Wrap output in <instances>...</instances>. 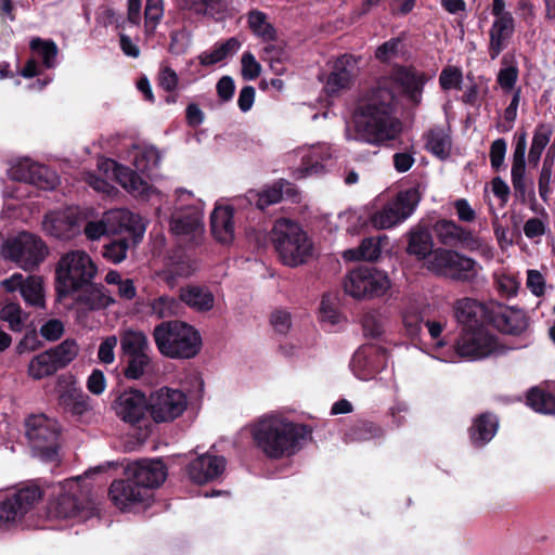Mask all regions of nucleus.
<instances>
[{
	"label": "nucleus",
	"mask_w": 555,
	"mask_h": 555,
	"mask_svg": "<svg viewBox=\"0 0 555 555\" xmlns=\"http://www.w3.org/2000/svg\"><path fill=\"white\" fill-rule=\"evenodd\" d=\"M392 79L413 104L421 103L422 91L428 80L424 73L400 67L393 73Z\"/></svg>",
	"instance_id": "nucleus-29"
},
{
	"label": "nucleus",
	"mask_w": 555,
	"mask_h": 555,
	"mask_svg": "<svg viewBox=\"0 0 555 555\" xmlns=\"http://www.w3.org/2000/svg\"><path fill=\"white\" fill-rule=\"evenodd\" d=\"M526 134H521L514 149L513 162L511 169L512 184L516 196L525 201L528 192L532 190L533 183L526 175Z\"/></svg>",
	"instance_id": "nucleus-27"
},
{
	"label": "nucleus",
	"mask_w": 555,
	"mask_h": 555,
	"mask_svg": "<svg viewBox=\"0 0 555 555\" xmlns=\"http://www.w3.org/2000/svg\"><path fill=\"white\" fill-rule=\"evenodd\" d=\"M319 318L321 323L328 330H332V327L338 325L343 320L341 315L333 308L330 301L325 298L322 299Z\"/></svg>",
	"instance_id": "nucleus-63"
},
{
	"label": "nucleus",
	"mask_w": 555,
	"mask_h": 555,
	"mask_svg": "<svg viewBox=\"0 0 555 555\" xmlns=\"http://www.w3.org/2000/svg\"><path fill=\"white\" fill-rule=\"evenodd\" d=\"M242 76L245 80H254L256 79L261 72V65L256 60L253 53L245 52L242 55Z\"/></svg>",
	"instance_id": "nucleus-64"
},
{
	"label": "nucleus",
	"mask_w": 555,
	"mask_h": 555,
	"mask_svg": "<svg viewBox=\"0 0 555 555\" xmlns=\"http://www.w3.org/2000/svg\"><path fill=\"white\" fill-rule=\"evenodd\" d=\"M149 363V353L129 356L128 365L125 370L126 377L130 379H139L141 376H143Z\"/></svg>",
	"instance_id": "nucleus-61"
},
{
	"label": "nucleus",
	"mask_w": 555,
	"mask_h": 555,
	"mask_svg": "<svg viewBox=\"0 0 555 555\" xmlns=\"http://www.w3.org/2000/svg\"><path fill=\"white\" fill-rule=\"evenodd\" d=\"M382 430L371 423H363L354 428L347 435L348 441H362L379 436Z\"/></svg>",
	"instance_id": "nucleus-62"
},
{
	"label": "nucleus",
	"mask_w": 555,
	"mask_h": 555,
	"mask_svg": "<svg viewBox=\"0 0 555 555\" xmlns=\"http://www.w3.org/2000/svg\"><path fill=\"white\" fill-rule=\"evenodd\" d=\"M527 402L535 412L543 414L555 413V397L539 388H532L529 391Z\"/></svg>",
	"instance_id": "nucleus-50"
},
{
	"label": "nucleus",
	"mask_w": 555,
	"mask_h": 555,
	"mask_svg": "<svg viewBox=\"0 0 555 555\" xmlns=\"http://www.w3.org/2000/svg\"><path fill=\"white\" fill-rule=\"evenodd\" d=\"M25 433L34 456L46 462L57 459L59 425L44 414H34L25 421Z\"/></svg>",
	"instance_id": "nucleus-8"
},
{
	"label": "nucleus",
	"mask_w": 555,
	"mask_h": 555,
	"mask_svg": "<svg viewBox=\"0 0 555 555\" xmlns=\"http://www.w3.org/2000/svg\"><path fill=\"white\" fill-rule=\"evenodd\" d=\"M225 468L223 456L206 453L197 456L186 467L189 477L196 483H207L218 478Z\"/></svg>",
	"instance_id": "nucleus-26"
},
{
	"label": "nucleus",
	"mask_w": 555,
	"mask_h": 555,
	"mask_svg": "<svg viewBox=\"0 0 555 555\" xmlns=\"http://www.w3.org/2000/svg\"><path fill=\"white\" fill-rule=\"evenodd\" d=\"M81 477L66 479L53 489V495L47 507V516L50 519H70L79 515L81 504L79 493Z\"/></svg>",
	"instance_id": "nucleus-16"
},
{
	"label": "nucleus",
	"mask_w": 555,
	"mask_h": 555,
	"mask_svg": "<svg viewBox=\"0 0 555 555\" xmlns=\"http://www.w3.org/2000/svg\"><path fill=\"white\" fill-rule=\"evenodd\" d=\"M248 26L257 37H260L263 41H272L275 39V29L268 22L266 13L259 10H251L247 15Z\"/></svg>",
	"instance_id": "nucleus-45"
},
{
	"label": "nucleus",
	"mask_w": 555,
	"mask_h": 555,
	"mask_svg": "<svg viewBox=\"0 0 555 555\" xmlns=\"http://www.w3.org/2000/svg\"><path fill=\"white\" fill-rule=\"evenodd\" d=\"M386 325V318L378 311H370L363 315L362 326L364 334L373 338L379 337Z\"/></svg>",
	"instance_id": "nucleus-55"
},
{
	"label": "nucleus",
	"mask_w": 555,
	"mask_h": 555,
	"mask_svg": "<svg viewBox=\"0 0 555 555\" xmlns=\"http://www.w3.org/2000/svg\"><path fill=\"white\" fill-rule=\"evenodd\" d=\"M29 47L42 59V63L47 68H52L56 65L59 49L54 41L36 37L30 40Z\"/></svg>",
	"instance_id": "nucleus-49"
},
{
	"label": "nucleus",
	"mask_w": 555,
	"mask_h": 555,
	"mask_svg": "<svg viewBox=\"0 0 555 555\" xmlns=\"http://www.w3.org/2000/svg\"><path fill=\"white\" fill-rule=\"evenodd\" d=\"M0 319L8 322L12 331H21L25 318L18 304L8 302L0 310Z\"/></svg>",
	"instance_id": "nucleus-59"
},
{
	"label": "nucleus",
	"mask_w": 555,
	"mask_h": 555,
	"mask_svg": "<svg viewBox=\"0 0 555 555\" xmlns=\"http://www.w3.org/2000/svg\"><path fill=\"white\" fill-rule=\"evenodd\" d=\"M210 227L217 241L222 244L231 243L235 233L233 209L230 206H216L210 216Z\"/></svg>",
	"instance_id": "nucleus-31"
},
{
	"label": "nucleus",
	"mask_w": 555,
	"mask_h": 555,
	"mask_svg": "<svg viewBox=\"0 0 555 555\" xmlns=\"http://www.w3.org/2000/svg\"><path fill=\"white\" fill-rule=\"evenodd\" d=\"M130 477L138 486L144 487L150 492L160 486L167 476L165 465L159 460H142L129 464L126 468Z\"/></svg>",
	"instance_id": "nucleus-22"
},
{
	"label": "nucleus",
	"mask_w": 555,
	"mask_h": 555,
	"mask_svg": "<svg viewBox=\"0 0 555 555\" xmlns=\"http://www.w3.org/2000/svg\"><path fill=\"white\" fill-rule=\"evenodd\" d=\"M519 70L517 63L513 57L503 56L501 61V68L496 76L499 86L505 92H511L515 89L518 80Z\"/></svg>",
	"instance_id": "nucleus-47"
},
{
	"label": "nucleus",
	"mask_w": 555,
	"mask_h": 555,
	"mask_svg": "<svg viewBox=\"0 0 555 555\" xmlns=\"http://www.w3.org/2000/svg\"><path fill=\"white\" fill-rule=\"evenodd\" d=\"M454 314L465 327H479L478 323L486 314L485 306L472 298H462L454 304Z\"/></svg>",
	"instance_id": "nucleus-33"
},
{
	"label": "nucleus",
	"mask_w": 555,
	"mask_h": 555,
	"mask_svg": "<svg viewBox=\"0 0 555 555\" xmlns=\"http://www.w3.org/2000/svg\"><path fill=\"white\" fill-rule=\"evenodd\" d=\"M49 351L59 369H63L78 356L79 346L75 339H65Z\"/></svg>",
	"instance_id": "nucleus-51"
},
{
	"label": "nucleus",
	"mask_w": 555,
	"mask_h": 555,
	"mask_svg": "<svg viewBox=\"0 0 555 555\" xmlns=\"http://www.w3.org/2000/svg\"><path fill=\"white\" fill-rule=\"evenodd\" d=\"M113 409L121 421L134 425L144 417L147 399L139 390H127L117 397Z\"/></svg>",
	"instance_id": "nucleus-25"
},
{
	"label": "nucleus",
	"mask_w": 555,
	"mask_h": 555,
	"mask_svg": "<svg viewBox=\"0 0 555 555\" xmlns=\"http://www.w3.org/2000/svg\"><path fill=\"white\" fill-rule=\"evenodd\" d=\"M1 255L24 270H34L46 259L48 247L38 235L21 232L3 242Z\"/></svg>",
	"instance_id": "nucleus-11"
},
{
	"label": "nucleus",
	"mask_w": 555,
	"mask_h": 555,
	"mask_svg": "<svg viewBox=\"0 0 555 555\" xmlns=\"http://www.w3.org/2000/svg\"><path fill=\"white\" fill-rule=\"evenodd\" d=\"M421 201L417 189L401 191L382 208L370 216V223L376 230L391 229L406 220Z\"/></svg>",
	"instance_id": "nucleus-14"
},
{
	"label": "nucleus",
	"mask_w": 555,
	"mask_h": 555,
	"mask_svg": "<svg viewBox=\"0 0 555 555\" xmlns=\"http://www.w3.org/2000/svg\"><path fill=\"white\" fill-rule=\"evenodd\" d=\"M157 82L162 89L169 93L176 92L180 87L183 88L186 86V83L180 79L179 74L166 62H163L159 66Z\"/></svg>",
	"instance_id": "nucleus-53"
},
{
	"label": "nucleus",
	"mask_w": 555,
	"mask_h": 555,
	"mask_svg": "<svg viewBox=\"0 0 555 555\" xmlns=\"http://www.w3.org/2000/svg\"><path fill=\"white\" fill-rule=\"evenodd\" d=\"M43 232L59 240H69L78 231L76 211L72 208L48 212L42 221Z\"/></svg>",
	"instance_id": "nucleus-24"
},
{
	"label": "nucleus",
	"mask_w": 555,
	"mask_h": 555,
	"mask_svg": "<svg viewBox=\"0 0 555 555\" xmlns=\"http://www.w3.org/2000/svg\"><path fill=\"white\" fill-rule=\"evenodd\" d=\"M120 347L126 356L149 353L147 337L143 332L127 330L120 335Z\"/></svg>",
	"instance_id": "nucleus-42"
},
{
	"label": "nucleus",
	"mask_w": 555,
	"mask_h": 555,
	"mask_svg": "<svg viewBox=\"0 0 555 555\" xmlns=\"http://www.w3.org/2000/svg\"><path fill=\"white\" fill-rule=\"evenodd\" d=\"M41 496V490L36 486L5 493L0 499V525L21 524L29 527L28 517Z\"/></svg>",
	"instance_id": "nucleus-12"
},
{
	"label": "nucleus",
	"mask_w": 555,
	"mask_h": 555,
	"mask_svg": "<svg viewBox=\"0 0 555 555\" xmlns=\"http://www.w3.org/2000/svg\"><path fill=\"white\" fill-rule=\"evenodd\" d=\"M170 231L185 242H195L204 232L203 207L185 190L178 191L176 209L170 220Z\"/></svg>",
	"instance_id": "nucleus-9"
},
{
	"label": "nucleus",
	"mask_w": 555,
	"mask_h": 555,
	"mask_svg": "<svg viewBox=\"0 0 555 555\" xmlns=\"http://www.w3.org/2000/svg\"><path fill=\"white\" fill-rule=\"evenodd\" d=\"M262 61L269 63L272 72L276 75H283L285 73L284 62L287 59L285 49L275 43H268L262 51Z\"/></svg>",
	"instance_id": "nucleus-52"
},
{
	"label": "nucleus",
	"mask_w": 555,
	"mask_h": 555,
	"mask_svg": "<svg viewBox=\"0 0 555 555\" xmlns=\"http://www.w3.org/2000/svg\"><path fill=\"white\" fill-rule=\"evenodd\" d=\"M390 288L388 274L371 266H360L349 271L344 280L345 293L359 300L383 297Z\"/></svg>",
	"instance_id": "nucleus-7"
},
{
	"label": "nucleus",
	"mask_w": 555,
	"mask_h": 555,
	"mask_svg": "<svg viewBox=\"0 0 555 555\" xmlns=\"http://www.w3.org/2000/svg\"><path fill=\"white\" fill-rule=\"evenodd\" d=\"M189 406L186 393L168 386L152 391L147 398V411L157 424L172 423L181 417Z\"/></svg>",
	"instance_id": "nucleus-13"
},
{
	"label": "nucleus",
	"mask_w": 555,
	"mask_h": 555,
	"mask_svg": "<svg viewBox=\"0 0 555 555\" xmlns=\"http://www.w3.org/2000/svg\"><path fill=\"white\" fill-rule=\"evenodd\" d=\"M129 243L126 238L115 240L103 247V257L112 263H120L127 257Z\"/></svg>",
	"instance_id": "nucleus-57"
},
{
	"label": "nucleus",
	"mask_w": 555,
	"mask_h": 555,
	"mask_svg": "<svg viewBox=\"0 0 555 555\" xmlns=\"http://www.w3.org/2000/svg\"><path fill=\"white\" fill-rule=\"evenodd\" d=\"M434 231L443 245H455L464 238V229L452 220H438L434 225Z\"/></svg>",
	"instance_id": "nucleus-44"
},
{
	"label": "nucleus",
	"mask_w": 555,
	"mask_h": 555,
	"mask_svg": "<svg viewBox=\"0 0 555 555\" xmlns=\"http://www.w3.org/2000/svg\"><path fill=\"white\" fill-rule=\"evenodd\" d=\"M256 447L270 459H282L295 454L299 441L306 435L305 426L276 414H263L249 425Z\"/></svg>",
	"instance_id": "nucleus-2"
},
{
	"label": "nucleus",
	"mask_w": 555,
	"mask_h": 555,
	"mask_svg": "<svg viewBox=\"0 0 555 555\" xmlns=\"http://www.w3.org/2000/svg\"><path fill=\"white\" fill-rule=\"evenodd\" d=\"M115 300L108 295L103 285H92L77 299V305L87 310H99L114 304Z\"/></svg>",
	"instance_id": "nucleus-41"
},
{
	"label": "nucleus",
	"mask_w": 555,
	"mask_h": 555,
	"mask_svg": "<svg viewBox=\"0 0 555 555\" xmlns=\"http://www.w3.org/2000/svg\"><path fill=\"white\" fill-rule=\"evenodd\" d=\"M179 308V302L169 296H160L151 304L153 314L160 319L178 314Z\"/></svg>",
	"instance_id": "nucleus-58"
},
{
	"label": "nucleus",
	"mask_w": 555,
	"mask_h": 555,
	"mask_svg": "<svg viewBox=\"0 0 555 555\" xmlns=\"http://www.w3.org/2000/svg\"><path fill=\"white\" fill-rule=\"evenodd\" d=\"M492 313L494 325L504 333L518 335L528 326V319L521 309L499 305Z\"/></svg>",
	"instance_id": "nucleus-28"
},
{
	"label": "nucleus",
	"mask_w": 555,
	"mask_h": 555,
	"mask_svg": "<svg viewBox=\"0 0 555 555\" xmlns=\"http://www.w3.org/2000/svg\"><path fill=\"white\" fill-rule=\"evenodd\" d=\"M333 157L332 147L326 143L300 146L288 154L292 177L302 179L308 176L322 173Z\"/></svg>",
	"instance_id": "nucleus-15"
},
{
	"label": "nucleus",
	"mask_w": 555,
	"mask_h": 555,
	"mask_svg": "<svg viewBox=\"0 0 555 555\" xmlns=\"http://www.w3.org/2000/svg\"><path fill=\"white\" fill-rule=\"evenodd\" d=\"M57 370L60 369L49 350L35 356L28 364V375L34 379H42Z\"/></svg>",
	"instance_id": "nucleus-43"
},
{
	"label": "nucleus",
	"mask_w": 555,
	"mask_h": 555,
	"mask_svg": "<svg viewBox=\"0 0 555 555\" xmlns=\"http://www.w3.org/2000/svg\"><path fill=\"white\" fill-rule=\"evenodd\" d=\"M395 93L388 82H382L360 104L354 114V128L346 129V140L380 146L396 140L401 132L400 121L392 116Z\"/></svg>",
	"instance_id": "nucleus-1"
},
{
	"label": "nucleus",
	"mask_w": 555,
	"mask_h": 555,
	"mask_svg": "<svg viewBox=\"0 0 555 555\" xmlns=\"http://www.w3.org/2000/svg\"><path fill=\"white\" fill-rule=\"evenodd\" d=\"M164 15L163 0H147L144 11V25L147 34H153Z\"/></svg>",
	"instance_id": "nucleus-56"
},
{
	"label": "nucleus",
	"mask_w": 555,
	"mask_h": 555,
	"mask_svg": "<svg viewBox=\"0 0 555 555\" xmlns=\"http://www.w3.org/2000/svg\"><path fill=\"white\" fill-rule=\"evenodd\" d=\"M359 73L358 59L344 54L338 57L334 64L332 73L328 75L325 90L330 95H335L343 90L349 89Z\"/></svg>",
	"instance_id": "nucleus-23"
},
{
	"label": "nucleus",
	"mask_w": 555,
	"mask_h": 555,
	"mask_svg": "<svg viewBox=\"0 0 555 555\" xmlns=\"http://www.w3.org/2000/svg\"><path fill=\"white\" fill-rule=\"evenodd\" d=\"M426 269L456 282L472 283L482 267L475 259L456 250L437 248L427 259Z\"/></svg>",
	"instance_id": "nucleus-6"
},
{
	"label": "nucleus",
	"mask_w": 555,
	"mask_h": 555,
	"mask_svg": "<svg viewBox=\"0 0 555 555\" xmlns=\"http://www.w3.org/2000/svg\"><path fill=\"white\" fill-rule=\"evenodd\" d=\"M241 46V41L235 37H231L223 42H217L211 50L204 51L198 55L199 63L203 66L217 64L234 55L240 50Z\"/></svg>",
	"instance_id": "nucleus-36"
},
{
	"label": "nucleus",
	"mask_w": 555,
	"mask_h": 555,
	"mask_svg": "<svg viewBox=\"0 0 555 555\" xmlns=\"http://www.w3.org/2000/svg\"><path fill=\"white\" fill-rule=\"evenodd\" d=\"M98 166L100 171L107 178H114L125 190L134 196L149 198L153 193V189L147 180L113 159H102Z\"/></svg>",
	"instance_id": "nucleus-18"
},
{
	"label": "nucleus",
	"mask_w": 555,
	"mask_h": 555,
	"mask_svg": "<svg viewBox=\"0 0 555 555\" xmlns=\"http://www.w3.org/2000/svg\"><path fill=\"white\" fill-rule=\"evenodd\" d=\"M108 494L113 503L121 511L146 506L152 499V492L138 486L130 477L127 480L114 481Z\"/></svg>",
	"instance_id": "nucleus-19"
},
{
	"label": "nucleus",
	"mask_w": 555,
	"mask_h": 555,
	"mask_svg": "<svg viewBox=\"0 0 555 555\" xmlns=\"http://www.w3.org/2000/svg\"><path fill=\"white\" fill-rule=\"evenodd\" d=\"M10 179L36 185L42 190H52L57 183V177L48 167L29 158L14 160L8 169Z\"/></svg>",
	"instance_id": "nucleus-17"
},
{
	"label": "nucleus",
	"mask_w": 555,
	"mask_h": 555,
	"mask_svg": "<svg viewBox=\"0 0 555 555\" xmlns=\"http://www.w3.org/2000/svg\"><path fill=\"white\" fill-rule=\"evenodd\" d=\"M451 145L450 129L448 127H434L426 134V147L441 159L450 155Z\"/></svg>",
	"instance_id": "nucleus-39"
},
{
	"label": "nucleus",
	"mask_w": 555,
	"mask_h": 555,
	"mask_svg": "<svg viewBox=\"0 0 555 555\" xmlns=\"http://www.w3.org/2000/svg\"><path fill=\"white\" fill-rule=\"evenodd\" d=\"M109 234L127 233L134 243L143 237L145 223L143 219L127 209H113L104 214Z\"/></svg>",
	"instance_id": "nucleus-21"
},
{
	"label": "nucleus",
	"mask_w": 555,
	"mask_h": 555,
	"mask_svg": "<svg viewBox=\"0 0 555 555\" xmlns=\"http://www.w3.org/2000/svg\"><path fill=\"white\" fill-rule=\"evenodd\" d=\"M379 356L367 349H359L352 357L350 367L353 374L362 380L372 379L378 372L376 360Z\"/></svg>",
	"instance_id": "nucleus-34"
},
{
	"label": "nucleus",
	"mask_w": 555,
	"mask_h": 555,
	"mask_svg": "<svg viewBox=\"0 0 555 555\" xmlns=\"http://www.w3.org/2000/svg\"><path fill=\"white\" fill-rule=\"evenodd\" d=\"M515 31L514 18L493 20L489 28V55L495 60L501 52L508 46Z\"/></svg>",
	"instance_id": "nucleus-30"
},
{
	"label": "nucleus",
	"mask_w": 555,
	"mask_h": 555,
	"mask_svg": "<svg viewBox=\"0 0 555 555\" xmlns=\"http://www.w3.org/2000/svg\"><path fill=\"white\" fill-rule=\"evenodd\" d=\"M402 321L406 333L411 337H415L421 333L423 317L416 307L410 306L405 308L402 313Z\"/></svg>",
	"instance_id": "nucleus-60"
},
{
	"label": "nucleus",
	"mask_w": 555,
	"mask_h": 555,
	"mask_svg": "<svg viewBox=\"0 0 555 555\" xmlns=\"http://www.w3.org/2000/svg\"><path fill=\"white\" fill-rule=\"evenodd\" d=\"M283 182H279L273 184L272 186L264 189L262 192L258 193L255 191H249L247 194V198L250 204H255L259 209H264L269 205L279 203L283 197Z\"/></svg>",
	"instance_id": "nucleus-48"
},
{
	"label": "nucleus",
	"mask_w": 555,
	"mask_h": 555,
	"mask_svg": "<svg viewBox=\"0 0 555 555\" xmlns=\"http://www.w3.org/2000/svg\"><path fill=\"white\" fill-rule=\"evenodd\" d=\"M271 241L281 259L288 267H298L313 256V244L308 234L295 221L278 219L271 230Z\"/></svg>",
	"instance_id": "nucleus-3"
},
{
	"label": "nucleus",
	"mask_w": 555,
	"mask_h": 555,
	"mask_svg": "<svg viewBox=\"0 0 555 555\" xmlns=\"http://www.w3.org/2000/svg\"><path fill=\"white\" fill-rule=\"evenodd\" d=\"M195 270L196 266L193 261L180 259L169 263L160 276L170 287H173L179 279L190 276Z\"/></svg>",
	"instance_id": "nucleus-46"
},
{
	"label": "nucleus",
	"mask_w": 555,
	"mask_h": 555,
	"mask_svg": "<svg viewBox=\"0 0 555 555\" xmlns=\"http://www.w3.org/2000/svg\"><path fill=\"white\" fill-rule=\"evenodd\" d=\"M499 338L483 326L465 327L455 343V351L460 358L468 361L499 357L506 352Z\"/></svg>",
	"instance_id": "nucleus-10"
},
{
	"label": "nucleus",
	"mask_w": 555,
	"mask_h": 555,
	"mask_svg": "<svg viewBox=\"0 0 555 555\" xmlns=\"http://www.w3.org/2000/svg\"><path fill=\"white\" fill-rule=\"evenodd\" d=\"M98 273V267L83 250H70L64 254L56 266V291L67 296L89 285Z\"/></svg>",
	"instance_id": "nucleus-5"
},
{
	"label": "nucleus",
	"mask_w": 555,
	"mask_h": 555,
	"mask_svg": "<svg viewBox=\"0 0 555 555\" xmlns=\"http://www.w3.org/2000/svg\"><path fill=\"white\" fill-rule=\"evenodd\" d=\"M7 292L20 291L26 305L35 308H44L43 280L40 276L30 275L24 279L22 274L14 273L1 282Z\"/></svg>",
	"instance_id": "nucleus-20"
},
{
	"label": "nucleus",
	"mask_w": 555,
	"mask_h": 555,
	"mask_svg": "<svg viewBox=\"0 0 555 555\" xmlns=\"http://www.w3.org/2000/svg\"><path fill=\"white\" fill-rule=\"evenodd\" d=\"M498 430V420L491 414L480 415L470 428V439L477 447L489 442Z\"/></svg>",
	"instance_id": "nucleus-40"
},
{
	"label": "nucleus",
	"mask_w": 555,
	"mask_h": 555,
	"mask_svg": "<svg viewBox=\"0 0 555 555\" xmlns=\"http://www.w3.org/2000/svg\"><path fill=\"white\" fill-rule=\"evenodd\" d=\"M132 157L134 168L149 177L159 167L162 159L160 153L154 146L134 147Z\"/></svg>",
	"instance_id": "nucleus-38"
},
{
	"label": "nucleus",
	"mask_w": 555,
	"mask_h": 555,
	"mask_svg": "<svg viewBox=\"0 0 555 555\" xmlns=\"http://www.w3.org/2000/svg\"><path fill=\"white\" fill-rule=\"evenodd\" d=\"M153 338L158 351L171 359L193 358L202 345L199 333L180 321L162 322L154 328Z\"/></svg>",
	"instance_id": "nucleus-4"
},
{
	"label": "nucleus",
	"mask_w": 555,
	"mask_h": 555,
	"mask_svg": "<svg viewBox=\"0 0 555 555\" xmlns=\"http://www.w3.org/2000/svg\"><path fill=\"white\" fill-rule=\"evenodd\" d=\"M383 238H386V236L364 238L358 248L345 250L343 258L348 261H375L382 254L380 241Z\"/></svg>",
	"instance_id": "nucleus-37"
},
{
	"label": "nucleus",
	"mask_w": 555,
	"mask_h": 555,
	"mask_svg": "<svg viewBox=\"0 0 555 555\" xmlns=\"http://www.w3.org/2000/svg\"><path fill=\"white\" fill-rule=\"evenodd\" d=\"M434 241L430 231L424 225L412 228L409 232L406 253L418 260L424 261L426 268L427 259L434 253Z\"/></svg>",
	"instance_id": "nucleus-32"
},
{
	"label": "nucleus",
	"mask_w": 555,
	"mask_h": 555,
	"mask_svg": "<svg viewBox=\"0 0 555 555\" xmlns=\"http://www.w3.org/2000/svg\"><path fill=\"white\" fill-rule=\"evenodd\" d=\"M180 300L196 311H208L214 307L212 293L201 286H186L180 291Z\"/></svg>",
	"instance_id": "nucleus-35"
},
{
	"label": "nucleus",
	"mask_w": 555,
	"mask_h": 555,
	"mask_svg": "<svg viewBox=\"0 0 555 555\" xmlns=\"http://www.w3.org/2000/svg\"><path fill=\"white\" fill-rule=\"evenodd\" d=\"M463 83V72L461 67L448 65L442 68L439 75V86L442 90H460Z\"/></svg>",
	"instance_id": "nucleus-54"
}]
</instances>
